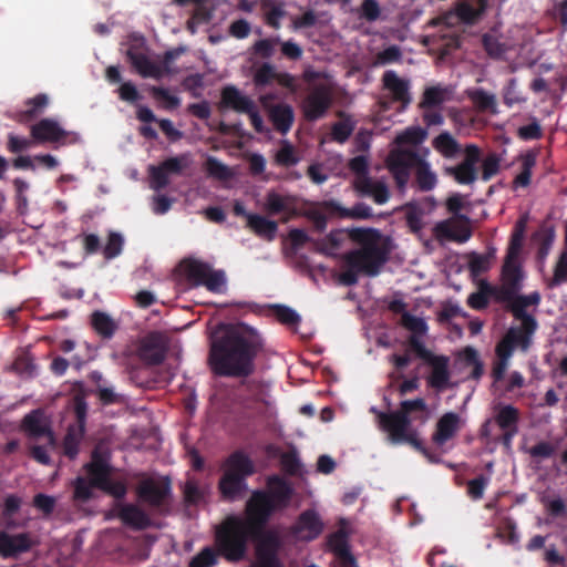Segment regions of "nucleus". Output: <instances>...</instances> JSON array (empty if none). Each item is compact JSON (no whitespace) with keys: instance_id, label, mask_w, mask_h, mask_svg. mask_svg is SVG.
Returning <instances> with one entry per match:
<instances>
[{"instance_id":"39448f33","label":"nucleus","mask_w":567,"mask_h":567,"mask_svg":"<svg viewBox=\"0 0 567 567\" xmlns=\"http://www.w3.org/2000/svg\"><path fill=\"white\" fill-rule=\"evenodd\" d=\"M520 240L522 230H518L512 236L511 247L502 267L503 282L501 287H497V301L506 303V309L511 313H515L516 308H519L522 312H527L528 307H537L542 300L538 291H533L529 295H518L524 278L522 267L516 258Z\"/></svg>"},{"instance_id":"603ef678","label":"nucleus","mask_w":567,"mask_h":567,"mask_svg":"<svg viewBox=\"0 0 567 567\" xmlns=\"http://www.w3.org/2000/svg\"><path fill=\"white\" fill-rule=\"evenodd\" d=\"M563 282H567V248H565L555 265L554 276L548 280L547 287L555 288Z\"/></svg>"},{"instance_id":"4468645a","label":"nucleus","mask_w":567,"mask_h":567,"mask_svg":"<svg viewBox=\"0 0 567 567\" xmlns=\"http://www.w3.org/2000/svg\"><path fill=\"white\" fill-rule=\"evenodd\" d=\"M420 154L412 150L394 148L386 156V168L391 173L396 187L403 192L409 183L411 169L415 168Z\"/></svg>"},{"instance_id":"2eb2a0df","label":"nucleus","mask_w":567,"mask_h":567,"mask_svg":"<svg viewBox=\"0 0 567 567\" xmlns=\"http://www.w3.org/2000/svg\"><path fill=\"white\" fill-rule=\"evenodd\" d=\"M189 156L182 154L168 157L157 166L150 167L152 186L156 190L164 189L169 184V175H179L189 165Z\"/></svg>"},{"instance_id":"79ce46f5","label":"nucleus","mask_w":567,"mask_h":567,"mask_svg":"<svg viewBox=\"0 0 567 567\" xmlns=\"http://www.w3.org/2000/svg\"><path fill=\"white\" fill-rule=\"evenodd\" d=\"M433 147L449 158L455 156L460 151L458 143L449 132L439 134L433 141Z\"/></svg>"},{"instance_id":"e433bc0d","label":"nucleus","mask_w":567,"mask_h":567,"mask_svg":"<svg viewBox=\"0 0 567 567\" xmlns=\"http://www.w3.org/2000/svg\"><path fill=\"white\" fill-rule=\"evenodd\" d=\"M338 116L341 117V120L332 125L331 138L337 143L343 144L352 135L355 128V122L343 112H339Z\"/></svg>"},{"instance_id":"1a4fd4ad","label":"nucleus","mask_w":567,"mask_h":567,"mask_svg":"<svg viewBox=\"0 0 567 567\" xmlns=\"http://www.w3.org/2000/svg\"><path fill=\"white\" fill-rule=\"evenodd\" d=\"M409 351L415 353L416 358L423 360L431 367V374L427 377L429 386L443 391L449 388L451 372H450V358L443 354H434L429 350L422 340L415 336L408 338Z\"/></svg>"},{"instance_id":"c03bdc74","label":"nucleus","mask_w":567,"mask_h":567,"mask_svg":"<svg viewBox=\"0 0 567 567\" xmlns=\"http://www.w3.org/2000/svg\"><path fill=\"white\" fill-rule=\"evenodd\" d=\"M446 100V90L441 86H429L424 90L419 106L423 110H430L440 106Z\"/></svg>"},{"instance_id":"473e14b6","label":"nucleus","mask_w":567,"mask_h":567,"mask_svg":"<svg viewBox=\"0 0 567 567\" xmlns=\"http://www.w3.org/2000/svg\"><path fill=\"white\" fill-rule=\"evenodd\" d=\"M22 505V498L16 494H9L4 497L1 505L0 518L7 529L22 527L23 524L14 518Z\"/></svg>"},{"instance_id":"ddd939ff","label":"nucleus","mask_w":567,"mask_h":567,"mask_svg":"<svg viewBox=\"0 0 567 567\" xmlns=\"http://www.w3.org/2000/svg\"><path fill=\"white\" fill-rule=\"evenodd\" d=\"M135 492L138 499L148 505L155 512L159 514L166 512L172 494L171 482L168 478L161 482L151 477L144 478L138 483Z\"/></svg>"},{"instance_id":"4c0bfd02","label":"nucleus","mask_w":567,"mask_h":567,"mask_svg":"<svg viewBox=\"0 0 567 567\" xmlns=\"http://www.w3.org/2000/svg\"><path fill=\"white\" fill-rule=\"evenodd\" d=\"M444 173L445 175L453 177L455 182L461 185H470L477 179L476 167H471L463 163H460L456 166L445 167Z\"/></svg>"},{"instance_id":"423d86ee","label":"nucleus","mask_w":567,"mask_h":567,"mask_svg":"<svg viewBox=\"0 0 567 567\" xmlns=\"http://www.w3.org/2000/svg\"><path fill=\"white\" fill-rule=\"evenodd\" d=\"M218 492L226 502L240 499L248 489L247 478L255 474L254 461L241 450L230 453L221 464Z\"/></svg>"},{"instance_id":"774afa93","label":"nucleus","mask_w":567,"mask_h":567,"mask_svg":"<svg viewBox=\"0 0 567 567\" xmlns=\"http://www.w3.org/2000/svg\"><path fill=\"white\" fill-rule=\"evenodd\" d=\"M117 94L120 100L130 104H136L142 99L137 87L131 81L122 83L117 89Z\"/></svg>"},{"instance_id":"5701e85b","label":"nucleus","mask_w":567,"mask_h":567,"mask_svg":"<svg viewBox=\"0 0 567 567\" xmlns=\"http://www.w3.org/2000/svg\"><path fill=\"white\" fill-rule=\"evenodd\" d=\"M84 468L93 486L99 489L101 486L105 485L112 474V466L109 463V458L97 449L93 450L91 462L86 463Z\"/></svg>"},{"instance_id":"aec40b11","label":"nucleus","mask_w":567,"mask_h":567,"mask_svg":"<svg viewBox=\"0 0 567 567\" xmlns=\"http://www.w3.org/2000/svg\"><path fill=\"white\" fill-rule=\"evenodd\" d=\"M115 515L123 525L133 530H145L153 526L151 516L136 504H117Z\"/></svg>"},{"instance_id":"c85d7f7f","label":"nucleus","mask_w":567,"mask_h":567,"mask_svg":"<svg viewBox=\"0 0 567 567\" xmlns=\"http://www.w3.org/2000/svg\"><path fill=\"white\" fill-rule=\"evenodd\" d=\"M269 120L275 130L280 134H287L295 121V112L291 105L287 103H278L269 107Z\"/></svg>"},{"instance_id":"5fc2aeb1","label":"nucleus","mask_w":567,"mask_h":567,"mask_svg":"<svg viewBox=\"0 0 567 567\" xmlns=\"http://www.w3.org/2000/svg\"><path fill=\"white\" fill-rule=\"evenodd\" d=\"M275 161L280 166L291 167L298 164L299 157L296 155L293 146L288 141H284L276 153Z\"/></svg>"},{"instance_id":"72a5a7b5","label":"nucleus","mask_w":567,"mask_h":567,"mask_svg":"<svg viewBox=\"0 0 567 567\" xmlns=\"http://www.w3.org/2000/svg\"><path fill=\"white\" fill-rule=\"evenodd\" d=\"M414 184L421 192H430L435 188L437 184V176L431 169L430 164L420 157L414 168Z\"/></svg>"},{"instance_id":"9d476101","label":"nucleus","mask_w":567,"mask_h":567,"mask_svg":"<svg viewBox=\"0 0 567 567\" xmlns=\"http://www.w3.org/2000/svg\"><path fill=\"white\" fill-rule=\"evenodd\" d=\"M181 268L187 281L195 287L203 286L210 292H221L226 286V274L214 269L208 262L195 258H186Z\"/></svg>"},{"instance_id":"7ed1b4c3","label":"nucleus","mask_w":567,"mask_h":567,"mask_svg":"<svg viewBox=\"0 0 567 567\" xmlns=\"http://www.w3.org/2000/svg\"><path fill=\"white\" fill-rule=\"evenodd\" d=\"M350 238L360 247L341 257L339 281L347 287L355 286L360 275L378 276L390 255L388 245L382 243L380 230L375 228H353Z\"/></svg>"},{"instance_id":"e2e57ef3","label":"nucleus","mask_w":567,"mask_h":567,"mask_svg":"<svg viewBox=\"0 0 567 567\" xmlns=\"http://www.w3.org/2000/svg\"><path fill=\"white\" fill-rule=\"evenodd\" d=\"M461 47V37L456 33H445L441 35L440 44L437 50L440 51V56L443 59L447 56L451 52L458 49Z\"/></svg>"},{"instance_id":"6e6d98bb","label":"nucleus","mask_w":567,"mask_h":567,"mask_svg":"<svg viewBox=\"0 0 567 567\" xmlns=\"http://www.w3.org/2000/svg\"><path fill=\"white\" fill-rule=\"evenodd\" d=\"M402 58L401 49L393 44L377 53L372 62L373 66L388 65L391 63L399 62Z\"/></svg>"},{"instance_id":"7c9ffc66","label":"nucleus","mask_w":567,"mask_h":567,"mask_svg":"<svg viewBox=\"0 0 567 567\" xmlns=\"http://www.w3.org/2000/svg\"><path fill=\"white\" fill-rule=\"evenodd\" d=\"M251 539H258L256 559L280 560L278 557L280 540L276 534L265 533L264 529L259 537H251Z\"/></svg>"},{"instance_id":"20e7f679","label":"nucleus","mask_w":567,"mask_h":567,"mask_svg":"<svg viewBox=\"0 0 567 567\" xmlns=\"http://www.w3.org/2000/svg\"><path fill=\"white\" fill-rule=\"evenodd\" d=\"M371 412L377 415L380 430L388 434L392 444H409L430 462H439L437 455L424 446L417 430L412 426L413 421L422 424L427 421V404L423 398L401 401L395 411L381 412L372 408Z\"/></svg>"},{"instance_id":"a18cd8bd","label":"nucleus","mask_w":567,"mask_h":567,"mask_svg":"<svg viewBox=\"0 0 567 567\" xmlns=\"http://www.w3.org/2000/svg\"><path fill=\"white\" fill-rule=\"evenodd\" d=\"M495 421L502 430H509L517 427L519 421V411L517 408L507 404L499 408Z\"/></svg>"},{"instance_id":"58836bf2","label":"nucleus","mask_w":567,"mask_h":567,"mask_svg":"<svg viewBox=\"0 0 567 567\" xmlns=\"http://www.w3.org/2000/svg\"><path fill=\"white\" fill-rule=\"evenodd\" d=\"M91 323L96 333L106 339L112 338L116 330L114 320L102 311H94L92 313Z\"/></svg>"},{"instance_id":"4d7b16f0","label":"nucleus","mask_w":567,"mask_h":567,"mask_svg":"<svg viewBox=\"0 0 567 567\" xmlns=\"http://www.w3.org/2000/svg\"><path fill=\"white\" fill-rule=\"evenodd\" d=\"M491 268V258L488 255L472 252L468 257V269L472 276H481Z\"/></svg>"},{"instance_id":"bf43d9fd","label":"nucleus","mask_w":567,"mask_h":567,"mask_svg":"<svg viewBox=\"0 0 567 567\" xmlns=\"http://www.w3.org/2000/svg\"><path fill=\"white\" fill-rule=\"evenodd\" d=\"M406 225L413 233H417L423 228V212L415 204L406 205L405 213Z\"/></svg>"},{"instance_id":"412c9836","label":"nucleus","mask_w":567,"mask_h":567,"mask_svg":"<svg viewBox=\"0 0 567 567\" xmlns=\"http://www.w3.org/2000/svg\"><path fill=\"white\" fill-rule=\"evenodd\" d=\"M165 344L159 332H150L140 342L137 353L140 359L148 365H158L165 359Z\"/></svg>"},{"instance_id":"f3484780","label":"nucleus","mask_w":567,"mask_h":567,"mask_svg":"<svg viewBox=\"0 0 567 567\" xmlns=\"http://www.w3.org/2000/svg\"><path fill=\"white\" fill-rule=\"evenodd\" d=\"M70 133L53 118H42L30 127V136L37 144L64 145Z\"/></svg>"},{"instance_id":"f8f14e48","label":"nucleus","mask_w":567,"mask_h":567,"mask_svg":"<svg viewBox=\"0 0 567 567\" xmlns=\"http://www.w3.org/2000/svg\"><path fill=\"white\" fill-rule=\"evenodd\" d=\"M333 104V87L330 83L320 82L307 89L302 102V113L307 121L315 122L322 118Z\"/></svg>"},{"instance_id":"de8ad7c7","label":"nucleus","mask_w":567,"mask_h":567,"mask_svg":"<svg viewBox=\"0 0 567 567\" xmlns=\"http://www.w3.org/2000/svg\"><path fill=\"white\" fill-rule=\"evenodd\" d=\"M482 45L487 55L495 60L502 59L507 51L506 44L501 42L497 37L491 33L483 34Z\"/></svg>"},{"instance_id":"c9c22d12","label":"nucleus","mask_w":567,"mask_h":567,"mask_svg":"<svg viewBox=\"0 0 567 567\" xmlns=\"http://www.w3.org/2000/svg\"><path fill=\"white\" fill-rule=\"evenodd\" d=\"M489 297L497 301V287L492 286L486 280H482L478 291L468 296L467 305L475 310L485 309L488 306Z\"/></svg>"},{"instance_id":"09e8293b","label":"nucleus","mask_w":567,"mask_h":567,"mask_svg":"<svg viewBox=\"0 0 567 567\" xmlns=\"http://www.w3.org/2000/svg\"><path fill=\"white\" fill-rule=\"evenodd\" d=\"M207 174L219 181H228L233 177L231 169L216 157L209 156L205 162Z\"/></svg>"},{"instance_id":"dca6fc26","label":"nucleus","mask_w":567,"mask_h":567,"mask_svg":"<svg viewBox=\"0 0 567 567\" xmlns=\"http://www.w3.org/2000/svg\"><path fill=\"white\" fill-rule=\"evenodd\" d=\"M126 58L131 65L142 78H152L159 80L165 74H172L171 68H163L161 64L153 62L142 50V44H131L126 51Z\"/></svg>"},{"instance_id":"4be33fe9","label":"nucleus","mask_w":567,"mask_h":567,"mask_svg":"<svg viewBox=\"0 0 567 567\" xmlns=\"http://www.w3.org/2000/svg\"><path fill=\"white\" fill-rule=\"evenodd\" d=\"M33 544L30 533L9 534L6 530L0 532V556L4 559L18 558L29 551Z\"/></svg>"},{"instance_id":"37998d69","label":"nucleus","mask_w":567,"mask_h":567,"mask_svg":"<svg viewBox=\"0 0 567 567\" xmlns=\"http://www.w3.org/2000/svg\"><path fill=\"white\" fill-rule=\"evenodd\" d=\"M468 97L477 110L485 112L491 111L496 113V99L494 94L486 92L483 89H475L468 92Z\"/></svg>"},{"instance_id":"393cba45","label":"nucleus","mask_w":567,"mask_h":567,"mask_svg":"<svg viewBox=\"0 0 567 567\" xmlns=\"http://www.w3.org/2000/svg\"><path fill=\"white\" fill-rule=\"evenodd\" d=\"M354 190L361 197H370L378 205H383L390 199L388 185L372 177H362L357 183H352Z\"/></svg>"},{"instance_id":"0e129e2a","label":"nucleus","mask_w":567,"mask_h":567,"mask_svg":"<svg viewBox=\"0 0 567 567\" xmlns=\"http://www.w3.org/2000/svg\"><path fill=\"white\" fill-rule=\"evenodd\" d=\"M276 319L287 326H295L300 322V316L290 307L277 305L274 307Z\"/></svg>"},{"instance_id":"f03ea898","label":"nucleus","mask_w":567,"mask_h":567,"mask_svg":"<svg viewBox=\"0 0 567 567\" xmlns=\"http://www.w3.org/2000/svg\"><path fill=\"white\" fill-rule=\"evenodd\" d=\"M262 348V338L252 328L220 324L210 336L207 363L216 377L248 378Z\"/></svg>"},{"instance_id":"13d9d810","label":"nucleus","mask_w":567,"mask_h":567,"mask_svg":"<svg viewBox=\"0 0 567 567\" xmlns=\"http://www.w3.org/2000/svg\"><path fill=\"white\" fill-rule=\"evenodd\" d=\"M205 491L196 481L188 480L184 486V499L188 505H198L205 499Z\"/></svg>"},{"instance_id":"a211bd4d","label":"nucleus","mask_w":567,"mask_h":567,"mask_svg":"<svg viewBox=\"0 0 567 567\" xmlns=\"http://www.w3.org/2000/svg\"><path fill=\"white\" fill-rule=\"evenodd\" d=\"M323 523L320 515L312 508L303 511L290 527V534L303 542H311L320 536Z\"/></svg>"},{"instance_id":"cd10ccee","label":"nucleus","mask_w":567,"mask_h":567,"mask_svg":"<svg viewBox=\"0 0 567 567\" xmlns=\"http://www.w3.org/2000/svg\"><path fill=\"white\" fill-rule=\"evenodd\" d=\"M486 8V0H458L454 12L461 22L473 25L482 18Z\"/></svg>"},{"instance_id":"ea45409f","label":"nucleus","mask_w":567,"mask_h":567,"mask_svg":"<svg viewBox=\"0 0 567 567\" xmlns=\"http://www.w3.org/2000/svg\"><path fill=\"white\" fill-rule=\"evenodd\" d=\"M331 550L346 564H354L355 559L351 555L347 537L343 533L337 532L329 538Z\"/></svg>"},{"instance_id":"bb28decb","label":"nucleus","mask_w":567,"mask_h":567,"mask_svg":"<svg viewBox=\"0 0 567 567\" xmlns=\"http://www.w3.org/2000/svg\"><path fill=\"white\" fill-rule=\"evenodd\" d=\"M323 208L331 216L351 219H370L373 217L372 208L365 203H357L352 208L343 207L339 202L323 200Z\"/></svg>"},{"instance_id":"0eeeda50","label":"nucleus","mask_w":567,"mask_h":567,"mask_svg":"<svg viewBox=\"0 0 567 567\" xmlns=\"http://www.w3.org/2000/svg\"><path fill=\"white\" fill-rule=\"evenodd\" d=\"M445 206L453 217L436 223L433 227V237L439 241L466 243L472 236V229L470 217L460 213L464 207L463 196L458 193L453 194L446 199Z\"/></svg>"},{"instance_id":"680f3d73","label":"nucleus","mask_w":567,"mask_h":567,"mask_svg":"<svg viewBox=\"0 0 567 567\" xmlns=\"http://www.w3.org/2000/svg\"><path fill=\"white\" fill-rule=\"evenodd\" d=\"M123 237L118 233H110L107 243L103 249L104 258L110 260L121 255L123 249Z\"/></svg>"},{"instance_id":"6ab92c4d","label":"nucleus","mask_w":567,"mask_h":567,"mask_svg":"<svg viewBox=\"0 0 567 567\" xmlns=\"http://www.w3.org/2000/svg\"><path fill=\"white\" fill-rule=\"evenodd\" d=\"M21 427L29 439H44L51 447L56 446L55 435L41 410H33L24 415Z\"/></svg>"},{"instance_id":"f257e3e1","label":"nucleus","mask_w":567,"mask_h":567,"mask_svg":"<svg viewBox=\"0 0 567 567\" xmlns=\"http://www.w3.org/2000/svg\"><path fill=\"white\" fill-rule=\"evenodd\" d=\"M292 485L279 475L267 478L266 489H256L246 503V518L227 516L215 528V547L227 561L238 563L247 554L251 537H259L276 512L292 499Z\"/></svg>"},{"instance_id":"b1692460","label":"nucleus","mask_w":567,"mask_h":567,"mask_svg":"<svg viewBox=\"0 0 567 567\" xmlns=\"http://www.w3.org/2000/svg\"><path fill=\"white\" fill-rule=\"evenodd\" d=\"M382 83L383 87L391 93L392 100L401 103L403 109L412 102L410 81L399 78L395 71H385L382 75Z\"/></svg>"},{"instance_id":"a19ab883","label":"nucleus","mask_w":567,"mask_h":567,"mask_svg":"<svg viewBox=\"0 0 567 567\" xmlns=\"http://www.w3.org/2000/svg\"><path fill=\"white\" fill-rule=\"evenodd\" d=\"M536 154L534 152H527L520 156L522 171L514 179L515 187H527L530 184L532 172L536 165Z\"/></svg>"},{"instance_id":"f704fd0d","label":"nucleus","mask_w":567,"mask_h":567,"mask_svg":"<svg viewBox=\"0 0 567 567\" xmlns=\"http://www.w3.org/2000/svg\"><path fill=\"white\" fill-rule=\"evenodd\" d=\"M248 227L257 235L268 240H272L276 236L278 224L275 220L255 214L248 215Z\"/></svg>"},{"instance_id":"c756f323","label":"nucleus","mask_w":567,"mask_h":567,"mask_svg":"<svg viewBox=\"0 0 567 567\" xmlns=\"http://www.w3.org/2000/svg\"><path fill=\"white\" fill-rule=\"evenodd\" d=\"M221 104L225 107L233 109L238 113L251 111L255 102L247 95H244L236 86L227 85L221 90Z\"/></svg>"},{"instance_id":"49530a36","label":"nucleus","mask_w":567,"mask_h":567,"mask_svg":"<svg viewBox=\"0 0 567 567\" xmlns=\"http://www.w3.org/2000/svg\"><path fill=\"white\" fill-rule=\"evenodd\" d=\"M150 93L156 101L163 102L162 107L166 111H174L181 105V99L169 93L168 89L151 86Z\"/></svg>"},{"instance_id":"69168bd1","label":"nucleus","mask_w":567,"mask_h":567,"mask_svg":"<svg viewBox=\"0 0 567 567\" xmlns=\"http://www.w3.org/2000/svg\"><path fill=\"white\" fill-rule=\"evenodd\" d=\"M276 76L275 66L270 63H264L254 74V83L257 87L269 85Z\"/></svg>"},{"instance_id":"864d4df0","label":"nucleus","mask_w":567,"mask_h":567,"mask_svg":"<svg viewBox=\"0 0 567 567\" xmlns=\"http://www.w3.org/2000/svg\"><path fill=\"white\" fill-rule=\"evenodd\" d=\"M427 136L426 130L420 126L408 127L395 138L398 144L419 145Z\"/></svg>"},{"instance_id":"6e6552de","label":"nucleus","mask_w":567,"mask_h":567,"mask_svg":"<svg viewBox=\"0 0 567 567\" xmlns=\"http://www.w3.org/2000/svg\"><path fill=\"white\" fill-rule=\"evenodd\" d=\"M512 316L520 321V326L511 328L496 344L495 353L497 359L509 360L516 346L527 349L533 334L538 328L536 318L528 312H522L519 308H516L515 313H512Z\"/></svg>"},{"instance_id":"052dcab7","label":"nucleus","mask_w":567,"mask_h":567,"mask_svg":"<svg viewBox=\"0 0 567 567\" xmlns=\"http://www.w3.org/2000/svg\"><path fill=\"white\" fill-rule=\"evenodd\" d=\"M35 142L33 138H27L13 133L8 134L7 150L12 154L25 152L32 147Z\"/></svg>"},{"instance_id":"2f4dec72","label":"nucleus","mask_w":567,"mask_h":567,"mask_svg":"<svg viewBox=\"0 0 567 567\" xmlns=\"http://www.w3.org/2000/svg\"><path fill=\"white\" fill-rule=\"evenodd\" d=\"M49 99L45 94L40 93L24 103V110L19 111L14 115V120L21 124H27L38 118L47 109Z\"/></svg>"},{"instance_id":"3c124183","label":"nucleus","mask_w":567,"mask_h":567,"mask_svg":"<svg viewBox=\"0 0 567 567\" xmlns=\"http://www.w3.org/2000/svg\"><path fill=\"white\" fill-rule=\"evenodd\" d=\"M401 324L409 331L412 332L411 336H415L421 340V337L424 336L427 331V324L424 319L413 316L410 312H404L401 316Z\"/></svg>"},{"instance_id":"9b49d317","label":"nucleus","mask_w":567,"mask_h":567,"mask_svg":"<svg viewBox=\"0 0 567 567\" xmlns=\"http://www.w3.org/2000/svg\"><path fill=\"white\" fill-rule=\"evenodd\" d=\"M87 402L83 393H78L73 398V412L75 422L68 426L62 442V454L69 460H75L80 452V445L85 434Z\"/></svg>"},{"instance_id":"8fccbe9b","label":"nucleus","mask_w":567,"mask_h":567,"mask_svg":"<svg viewBox=\"0 0 567 567\" xmlns=\"http://www.w3.org/2000/svg\"><path fill=\"white\" fill-rule=\"evenodd\" d=\"M218 556L217 548L207 546L190 559L189 567H214L218 563Z\"/></svg>"},{"instance_id":"a878e982","label":"nucleus","mask_w":567,"mask_h":567,"mask_svg":"<svg viewBox=\"0 0 567 567\" xmlns=\"http://www.w3.org/2000/svg\"><path fill=\"white\" fill-rule=\"evenodd\" d=\"M460 429V415L455 412H446L437 420L435 432L432 435V441L437 446H443L457 434Z\"/></svg>"},{"instance_id":"338daca9","label":"nucleus","mask_w":567,"mask_h":567,"mask_svg":"<svg viewBox=\"0 0 567 567\" xmlns=\"http://www.w3.org/2000/svg\"><path fill=\"white\" fill-rule=\"evenodd\" d=\"M266 210L270 215H277L288 208L287 200L284 196L276 192H269L266 196Z\"/></svg>"}]
</instances>
